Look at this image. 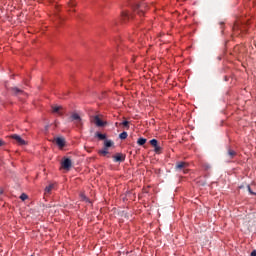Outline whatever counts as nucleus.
<instances>
[{
    "mask_svg": "<svg viewBox=\"0 0 256 256\" xmlns=\"http://www.w3.org/2000/svg\"><path fill=\"white\" fill-rule=\"evenodd\" d=\"M73 163L71 162V159L64 158V161L61 162L62 169H65L66 171H69L71 169V166Z\"/></svg>",
    "mask_w": 256,
    "mask_h": 256,
    "instance_id": "f257e3e1",
    "label": "nucleus"
},
{
    "mask_svg": "<svg viewBox=\"0 0 256 256\" xmlns=\"http://www.w3.org/2000/svg\"><path fill=\"white\" fill-rule=\"evenodd\" d=\"M10 139H14L16 141L17 145H27V141L23 140L21 136L14 134L10 136Z\"/></svg>",
    "mask_w": 256,
    "mask_h": 256,
    "instance_id": "f03ea898",
    "label": "nucleus"
},
{
    "mask_svg": "<svg viewBox=\"0 0 256 256\" xmlns=\"http://www.w3.org/2000/svg\"><path fill=\"white\" fill-rule=\"evenodd\" d=\"M71 121H74L75 124L77 125V127H81L82 123H81V116H79V114L77 113H73L70 117Z\"/></svg>",
    "mask_w": 256,
    "mask_h": 256,
    "instance_id": "7ed1b4c3",
    "label": "nucleus"
},
{
    "mask_svg": "<svg viewBox=\"0 0 256 256\" xmlns=\"http://www.w3.org/2000/svg\"><path fill=\"white\" fill-rule=\"evenodd\" d=\"M92 123L94 125H96V127H103L106 124V122H103V120H101V118H99V116H94L92 118Z\"/></svg>",
    "mask_w": 256,
    "mask_h": 256,
    "instance_id": "20e7f679",
    "label": "nucleus"
},
{
    "mask_svg": "<svg viewBox=\"0 0 256 256\" xmlns=\"http://www.w3.org/2000/svg\"><path fill=\"white\" fill-rule=\"evenodd\" d=\"M189 167V164L187 162H177L176 169L178 171H181V169H184V173H187V168Z\"/></svg>",
    "mask_w": 256,
    "mask_h": 256,
    "instance_id": "39448f33",
    "label": "nucleus"
},
{
    "mask_svg": "<svg viewBox=\"0 0 256 256\" xmlns=\"http://www.w3.org/2000/svg\"><path fill=\"white\" fill-rule=\"evenodd\" d=\"M54 142L56 143V145H58L60 149H63V147H65V138L63 137H58L54 139Z\"/></svg>",
    "mask_w": 256,
    "mask_h": 256,
    "instance_id": "423d86ee",
    "label": "nucleus"
},
{
    "mask_svg": "<svg viewBox=\"0 0 256 256\" xmlns=\"http://www.w3.org/2000/svg\"><path fill=\"white\" fill-rule=\"evenodd\" d=\"M113 159L116 163H123V161H125V155L122 153H118L113 156Z\"/></svg>",
    "mask_w": 256,
    "mask_h": 256,
    "instance_id": "0eeeda50",
    "label": "nucleus"
},
{
    "mask_svg": "<svg viewBox=\"0 0 256 256\" xmlns=\"http://www.w3.org/2000/svg\"><path fill=\"white\" fill-rule=\"evenodd\" d=\"M52 113H56V115H63V106H52Z\"/></svg>",
    "mask_w": 256,
    "mask_h": 256,
    "instance_id": "6e6552de",
    "label": "nucleus"
},
{
    "mask_svg": "<svg viewBox=\"0 0 256 256\" xmlns=\"http://www.w3.org/2000/svg\"><path fill=\"white\" fill-rule=\"evenodd\" d=\"M99 155H101L102 157H107V155H109V149L104 147L102 150L99 151Z\"/></svg>",
    "mask_w": 256,
    "mask_h": 256,
    "instance_id": "1a4fd4ad",
    "label": "nucleus"
},
{
    "mask_svg": "<svg viewBox=\"0 0 256 256\" xmlns=\"http://www.w3.org/2000/svg\"><path fill=\"white\" fill-rule=\"evenodd\" d=\"M109 147H113V141L105 140L104 141V148L109 149Z\"/></svg>",
    "mask_w": 256,
    "mask_h": 256,
    "instance_id": "9d476101",
    "label": "nucleus"
},
{
    "mask_svg": "<svg viewBox=\"0 0 256 256\" xmlns=\"http://www.w3.org/2000/svg\"><path fill=\"white\" fill-rule=\"evenodd\" d=\"M77 6V2H75V0H70L68 2V7H70V9H73V7Z\"/></svg>",
    "mask_w": 256,
    "mask_h": 256,
    "instance_id": "9b49d317",
    "label": "nucleus"
},
{
    "mask_svg": "<svg viewBox=\"0 0 256 256\" xmlns=\"http://www.w3.org/2000/svg\"><path fill=\"white\" fill-rule=\"evenodd\" d=\"M138 145H145L147 143V139L145 138H139L137 141Z\"/></svg>",
    "mask_w": 256,
    "mask_h": 256,
    "instance_id": "f8f14e48",
    "label": "nucleus"
},
{
    "mask_svg": "<svg viewBox=\"0 0 256 256\" xmlns=\"http://www.w3.org/2000/svg\"><path fill=\"white\" fill-rule=\"evenodd\" d=\"M150 145H152V147H157L159 145V142L157 141V139H152L150 140Z\"/></svg>",
    "mask_w": 256,
    "mask_h": 256,
    "instance_id": "ddd939ff",
    "label": "nucleus"
},
{
    "mask_svg": "<svg viewBox=\"0 0 256 256\" xmlns=\"http://www.w3.org/2000/svg\"><path fill=\"white\" fill-rule=\"evenodd\" d=\"M96 136L98 137V139H100L101 141H103L104 139L107 138V136L105 134H101V133H97Z\"/></svg>",
    "mask_w": 256,
    "mask_h": 256,
    "instance_id": "4468645a",
    "label": "nucleus"
},
{
    "mask_svg": "<svg viewBox=\"0 0 256 256\" xmlns=\"http://www.w3.org/2000/svg\"><path fill=\"white\" fill-rule=\"evenodd\" d=\"M51 191H53V184H50L45 188V193H51Z\"/></svg>",
    "mask_w": 256,
    "mask_h": 256,
    "instance_id": "2eb2a0df",
    "label": "nucleus"
},
{
    "mask_svg": "<svg viewBox=\"0 0 256 256\" xmlns=\"http://www.w3.org/2000/svg\"><path fill=\"white\" fill-rule=\"evenodd\" d=\"M120 139H127L128 137V134L127 132H122L120 135H119Z\"/></svg>",
    "mask_w": 256,
    "mask_h": 256,
    "instance_id": "dca6fc26",
    "label": "nucleus"
},
{
    "mask_svg": "<svg viewBox=\"0 0 256 256\" xmlns=\"http://www.w3.org/2000/svg\"><path fill=\"white\" fill-rule=\"evenodd\" d=\"M20 199H21V201H27V199H28L27 194H25V193L21 194Z\"/></svg>",
    "mask_w": 256,
    "mask_h": 256,
    "instance_id": "f3484780",
    "label": "nucleus"
},
{
    "mask_svg": "<svg viewBox=\"0 0 256 256\" xmlns=\"http://www.w3.org/2000/svg\"><path fill=\"white\" fill-rule=\"evenodd\" d=\"M155 153H161V146H154Z\"/></svg>",
    "mask_w": 256,
    "mask_h": 256,
    "instance_id": "a211bd4d",
    "label": "nucleus"
},
{
    "mask_svg": "<svg viewBox=\"0 0 256 256\" xmlns=\"http://www.w3.org/2000/svg\"><path fill=\"white\" fill-rule=\"evenodd\" d=\"M122 19H129V13L122 12Z\"/></svg>",
    "mask_w": 256,
    "mask_h": 256,
    "instance_id": "6ab92c4d",
    "label": "nucleus"
},
{
    "mask_svg": "<svg viewBox=\"0 0 256 256\" xmlns=\"http://www.w3.org/2000/svg\"><path fill=\"white\" fill-rule=\"evenodd\" d=\"M121 125H123V127H126V129H129V121H124L121 123Z\"/></svg>",
    "mask_w": 256,
    "mask_h": 256,
    "instance_id": "aec40b11",
    "label": "nucleus"
},
{
    "mask_svg": "<svg viewBox=\"0 0 256 256\" xmlns=\"http://www.w3.org/2000/svg\"><path fill=\"white\" fill-rule=\"evenodd\" d=\"M228 154H229V156H230L231 158H233L234 155H237V153H236L235 151H233V150H229V151H228Z\"/></svg>",
    "mask_w": 256,
    "mask_h": 256,
    "instance_id": "412c9836",
    "label": "nucleus"
},
{
    "mask_svg": "<svg viewBox=\"0 0 256 256\" xmlns=\"http://www.w3.org/2000/svg\"><path fill=\"white\" fill-rule=\"evenodd\" d=\"M248 191H249L250 195H256V192L251 190V186H248Z\"/></svg>",
    "mask_w": 256,
    "mask_h": 256,
    "instance_id": "4be33fe9",
    "label": "nucleus"
},
{
    "mask_svg": "<svg viewBox=\"0 0 256 256\" xmlns=\"http://www.w3.org/2000/svg\"><path fill=\"white\" fill-rule=\"evenodd\" d=\"M3 145H5V141H3L2 139H0V147H3Z\"/></svg>",
    "mask_w": 256,
    "mask_h": 256,
    "instance_id": "5701e85b",
    "label": "nucleus"
},
{
    "mask_svg": "<svg viewBox=\"0 0 256 256\" xmlns=\"http://www.w3.org/2000/svg\"><path fill=\"white\" fill-rule=\"evenodd\" d=\"M250 256H256V250L252 251Z\"/></svg>",
    "mask_w": 256,
    "mask_h": 256,
    "instance_id": "b1692460",
    "label": "nucleus"
},
{
    "mask_svg": "<svg viewBox=\"0 0 256 256\" xmlns=\"http://www.w3.org/2000/svg\"><path fill=\"white\" fill-rule=\"evenodd\" d=\"M0 195H3V189L0 188Z\"/></svg>",
    "mask_w": 256,
    "mask_h": 256,
    "instance_id": "393cba45",
    "label": "nucleus"
},
{
    "mask_svg": "<svg viewBox=\"0 0 256 256\" xmlns=\"http://www.w3.org/2000/svg\"><path fill=\"white\" fill-rule=\"evenodd\" d=\"M137 13H143V11H139V10H138Z\"/></svg>",
    "mask_w": 256,
    "mask_h": 256,
    "instance_id": "a878e982",
    "label": "nucleus"
},
{
    "mask_svg": "<svg viewBox=\"0 0 256 256\" xmlns=\"http://www.w3.org/2000/svg\"><path fill=\"white\" fill-rule=\"evenodd\" d=\"M118 125H119V123L116 122V123H115V126L117 127Z\"/></svg>",
    "mask_w": 256,
    "mask_h": 256,
    "instance_id": "bb28decb",
    "label": "nucleus"
},
{
    "mask_svg": "<svg viewBox=\"0 0 256 256\" xmlns=\"http://www.w3.org/2000/svg\"><path fill=\"white\" fill-rule=\"evenodd\" d=\"M16 91H19V89H18V88H16Z\"/></svg>",
    "mask_w": 256,
    "mask_h": 256,
    "instance_id": "cd10ccee",
    "label": "nucleus"
},
{
    "mask_svg": "<svg viewBox=\"0 0 256 256\" xmlns=\"http://www.w3.org/2000/svg\"><path fill=\"white\" fill-rule=\"evenodd\" d=\"M83 199H85V196H82Z\"/></svg>",
    "mask_w": 256,
    "mask_h": 256,
    "instance_id": "c85d7f7f",
    "label": "nucleus"
}]
</instances>
